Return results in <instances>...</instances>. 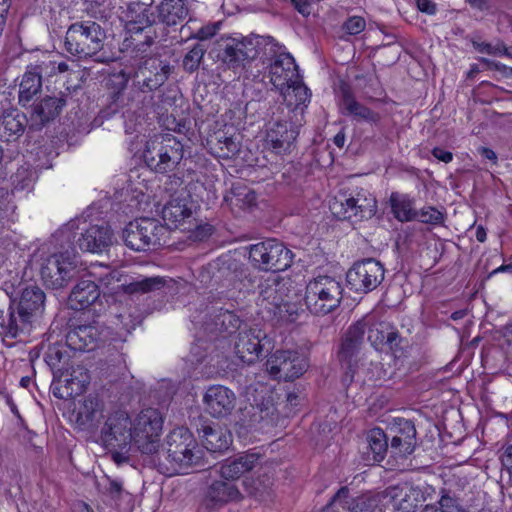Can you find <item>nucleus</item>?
Segmentation results:
<instances>
[{
  "label": "nucleus",
  "instance_id": "nucleus-51",
  "mask_svg": "<svg viewBox=\"0 0 512 512\" xmlns=\"http://www.w3.org/2000/svg\"><path fill=\"white\" fill-rule=\"evenodd\" d=\"M192 232V237L195 240H204L208 236L212 234L213 228L209 224H197L192 223L191 229L189 230Z\"/></svg>",
  "mask_w": 512,
  "mask_h": 512
},
{
  "label": "nucleus",
  "instance_id": "nucleus-63",
  "mask_svg": "<svg viewBox=\"0 0 512 512\" xmlns=\"http://www.w3.org/2000/svg\"><path fill=\"white\" fill-rule=\"evenodd\" d=\"M475 236L479 242L483 243L487 237L486 230L482 226H478L476 228Z\"/></svg>",
  "mask_w": 512,
  "mask_h": 512
},
{
  "label": "nucleus",
  "instance_id": "nucleus-40",
  "mask_svg": "<svg viewBox=\"0 0 512 512\" xmlns=\"http://www.w3.org/2000/svg\"><path fill=\"white\" fill-rule=\"evenodd\" d=\"M367 444L369 460L373 462L382 461L388 449L387 437L383 430L380 428L370 430L367 435Z\"/></svg>",
  "mask_w": 512,
  "mask_h": 512
},
{
  "label": "nucleus",
  "instance_id": "nucleus-33",
  "mask_svg": "<svg viewBox=\"0 0 512 512\" xmlns=\"http://www.w3.org/2000/svg\"><path fill=\"white\" fill-rule=\"evenodd\" d=\"M157 9L159 21L167 26L179 24L188 14L184 0H163Z\"/></svg>",
  "mask_w": 512,
  "mask_h": 512
},
{
  "label": "nucleus",
  "instance_id": "nucleus-41",
  "mask_svg": "<svg viewBox=\"0 0 512 512\" xmlns=\"http://www.w3.org/2000/svg\"><path fill=\"white\" fill-rule=\"evenodd\" d=\"M297 131L288 129L287 123H276L267 133V139L271 142L273 148L282 149L289 147L296 139Z\"/></svg>",
  "mask_w": 512,
  "mask_h": 512
},
{
  "label": "nucleus",
  "instance_id": "nucleus-46",
  "mask_svg": "<svg viewBox=\"0 0 512 512\" xmlns=\"http://www.w3.org/2000/svg\"><path fill=\"white\" fill-rule=\"evenodd\" d=\"M204 56V49L200 45L194 46L184 57L183 67L188 72L198 69Z\"/></svg>",
  "mask_w": 512,
  "mask_h": 512
},
{
  "label": "nucleus",
  "instance_id": "nucleus-36",
  "mask_svg": "<svg viewBox=\"0 0 512 512\" xmlns=\"http://www.w3.org/2000/svg\"><path fill=\"white\" fill-rule=\"evenodd\" d=\"M41 87V75L29 66L19 85V103L26 106L40 92Z\"/></svg>",
  "mask_w": 512,
  "mask_h": 512
},
{
  "label": "nucleus",
  "instance_id": "nucleus-17",
  "mask_svg": "<svg viewBox=\"0 0 512 512\" xmlns=\"http://www.w3.org/2000/svg\"><path fill=\"white\" fill-rule=\"evenodd\" d=\"M257 45V38H230L225 41L218 57L227 68L237 72L245 66L246 62L257 56Z\"/></svg>",
  "mask_w": 512,
  "mask_h": 512
},
{
  "label": "nucleus",
  "instance_id": "nucleus-12",
  "mask_svg": "<svg viewBox=\"0 0 512 512\" xmlns=\"http://www.w3.org/2000/svg\"><path fill=\"white\" fill-rule=\"evenodd\" d=\"M74 250L59 251L48 256L41 266V277L47 287L59 289L68 284L76 268Z\"/></svg>",
  "mask_w": 512,
  "mask_h": 512
},
{
  "label": "nucleus",
  "instance_id": "nucleus-26",
  "mask_svg": "<svg viewBox=\"0 0 512 512\" xmlns=\"http://www.w3.org/2000/svg\"><path fill=\"white\" fill-rule=\"evenodd\" d=\"M28 124L26 115L17 109H11L0 115V141L12 142L19 139Z\"/></svg>",
  "mask_w": 512,
  "mask_h": 512
},
{
  "label": "nucleus",
  "instance_id": "nucleus-56",
  "mask_svg": "<svg viewBox=\"0 0 512 512\" xmlns=\"http://www.w3.org/2000/svg\"><path fill=\"white\" fill-rule=\"evenodd\" d=\"M432 155L438 159L439 161H442L444 163H449L453 159V155L451 152L446 151L442 148L436 147L432 150Z\"/></svg>",
  "mask_w": 512,
  "mask_h": 512
},
{
  "label": "nucleus",
  "instance_id": "nucleus-11",
  "mask_svg": "<svg viewBox=\"0 0 512 512\" xmlns=\"http://www.w3.org/2000/svg\"><path fill=\"white\" fill-rule=\"evenodd\" d=\"M166 235V227L152 218L132 221L122 233L125 244L134 251H145L151 246L161 245Z\"/></svg>",
  "mask_w": 512,
  "mask_h": 512
},
{
  "label": "nucleus",
  "instance_id": "nucleus-59",
  "mask_svg": "<svg viewBox=\"0 0 512 512\" xmlns=\"http://www.w3.org/2000/svg\"><path fill=\"white\" fill-rule=\"evenodd\" d=\"M1 396L5 400L6 404L9 406L11 412L13 414L17 415L18 414V409H17V406L14 403L12 397L8 393H6V392H1Z\"/></svg>",
  "mask_w": 512,
  "mask_h": 512
},
{
  "label": "nucleus",
  "instance_id": "nucleus-43",
  "mask_svg": "<svg viewBox=\"0 0 512 512\" xmlns=\"http://www.w3.org/2000/svg\"><path fill=\"white\" fill-rule=\"evenodd\" d=\"M216 153L221 158H232L239 152V141L225 133L217 136Z\"/></svg>",
  "mask_w": 512,
  "mask_h": 512
},
{
  "label": "nucleus",
  "instance_id": "nucleus-58",
  "mask_svg": "<svg viewBox=\"0 0 512 512\" xmlns=\"http://www.w3.org/2000/svg\"><path fill=\"white\" fill-rule=\"evenodd\" d=\"M466 1L473 8H476V9L481 10V11L487 10L490 7L488 0H466Z\"/></svg>",
  "mask_w": 512,
  "mask_h": 512
},
{
  "label": "nucleus",
  "instance_id": "nucleus-21",
  "mask_svg": "<svg viewBox=\"0 0 512 512\" xmlns=\"http://www.w3.org/2000/svg\"><path fill=\"white\" fill-rule=\"evenodd\" d=\"M265 388L261 386V391L258 389L249 387L246 391L247 400L250 402V407H245L242 411V415L246 418V415H250L248 425L252 426L257 422L261 421H272L275 414V407L270 398H266L264 393Z\"/></svg>",
  "mask_w": 512,
  "mask_h": 512
},
{
  "label": "nucleus",
  "instance_id": "nucleus-2",
  "mask_svg": "<svg viewBox=\"0 0 512 512\" xmlns=\"http://www.w3.org/2000/svg\"><path fill=\"white\" fill-rule=\"evenodd\" d=\"M90 276H93L95 279H81L73 287L68 298V304L71 309L85 310L92 306L96 313H100L104 310L100 300V289L95 282L96 279L110 294H117L120 290L129 294L138 292L145 293L160 287L162 284L159 278L154 277L142 278L129 283H121L119 273L109 271L108 269L98 277L93 273H90Z\"/></svg>",
  "mask_w": 512,
  "mask_h": 512
},
{
  "label": "nucleus",
  "instance_id": "nucleus-37",
  "mask_svg": "<svg viewBox=\"0 0 512 512\" xmlns=\"http://www.w3.org/2000/svg\"><path fill=\"white\" fill-rule=\"evenodd\" d=\"M65 105V101L56 97H45L33 108L32 117L41 124L55 118Z\"/></svg>",
  "mask_w": 512,
  "mask_h": 512
},
{
  "label": "nucleus",
  "instance_id": "nucleus-61",
  "mask_svg": "<svg viewBox=\"0 0 512 512\" xmlns=\"http://www.w3.org/2000/svg\"><path fill=\"white\" fill-rule=\"evenodd\" d=\"M480 153H481V155L483 157H485L488 160H491V161H494V162L497 160L496 153L492 149H490V148L481 147L480 148Z\"/></svg>",
  "mask_w": 512,
  "mask_h": 512
},
{
  "label": "nucleus",
  "instance_id": "nucleus-54",
  "mask_svg": "<svg viewBox=\"0 0 512 512\" xmlns=\"http://www.w3.org/2000/svg\"><path fill=\"white\" fill-rule=\"evenodd\" d=\"M416 5L419 11L428 15L436 13V4L432 0H416Z\"/></svg>",
  "mask_w": 512,
  "mask_h": 512
},
{
  "label": "nucleus",
  "instance_id": "nucleus-18",
  "mask_svg": "<svg viewBox=\"0 0 512 512\" xmlns=\"http://www.w3.org/2000/svg\"><path fill=\"white\" fill-rule=\"evenodd\" d=\"M268 342L266 334L259 329L243 330L237 336L235 353L243 363L251 364L259 358Z\"/></svg>",
  "mask_w": 512,
  "mask_h": 512
},
{
  "label": "nucleus",
  "instance_id": "nucleus-39",
  "mask_svg": "<svg viewBox=\"0 0 512 512\" xmlns=\"http://www.w3.org/2000/svg\"><path fill=\"white\" fill-rule=\"evenodd\" d=\"M207 498L216 504H224L229 501L238 500L240 492L234 484L215 481L208 489Z\"/></svg>",
  "mask_w": 512,
  "mask_h": 512
},
{
  "label": "nucleus",
  "instance_id": "nucleus-30",
  "mask_svg": "<svg viewBox=\"0 0 512 512\" xmlns=\"http://www.w3.org/2000/svg\"><path fill=\"white\" fill-rule=\"evenodd\" d=\"M232 443L230 431L220 425L203 427V445L211 452H221Z\"/></svg>",
  "mask_w": 512,
  "mask_h": 512
},
{
  "label": "nucleus",
  "instance_id": "nucleus-60",
  "mask_svg": "<svg viewBox=\"0 0 512 512\" xmlns=\"http://www.w3.org/2000/svg\"><path fill=\"white\" fill-rule=\"evenodd\" d=\"M503 272H509V273H512V262L509 263V264H503L501 266H499L498 268L494 269L493 271H491L488 275V279L493 277L494 275L498 274V273H503Z\"/></svg>",
  "mask_w": 512,
  "mask_h": 512
},
{
  "label": "nucleus",
  "instance_id": "nucleus-22",
  "mask_svg": "<svg viewBox=\"0 0 512 512\" xmlns=\"http://www.w3.org/2000/svg\"><path fill=\"white\" fill-rule=\"evenodd\" d=\"M203 401L209 414L214 417H223L234 409L236 396L225 386L213 385L207 389Z\"/></svg>",
  "mask_w": 512,
  "mask_h": 512
},
{
  "label": "nucleus",
  "instance_id": "nucleus-25",
  "mask_svg": "<svg viewBox=\"0 0 512 512\" xmlns=\"http://www.w3.org/2000/svg\"><path fill=\"white\" fill-rule=\"evenodd\" d=\"M288 280L278 276L269 277L260 286L261 305L268 309L281 308L288 302Z\"/></svg>",
  "mask_w": 512,
  "mask_h": 512
},
{
  "label": "nucleus",
  "instance_id": "nucleus-55",
  "mask_svg": "<svg viewBox=\"0 0 512 512\" xmlns=\"http://www.w3.org/2000/svg\"><path fill=\"white\" fill-rule=\"evenodd\" d=\"M237 196L238 201H242L244 205L251 207L255 204L256 201V195L253 191H247V192H238L235 194Z\"/></svg>",
  "mask_w": 512,
  "mask_h": 512
},
{
  "label": "nucleus",
  "instance_id": "nucleus-15",
  "mask_svg": "<svg viewBox=\"0 0 512 512\" xmlns=\"http://www.w3.org/2000/svg\"><path fill=\"white\" fill-rule=\"evenodd\" d=\"M307 367V359L296 351L277 350L266 361V371L278 380L298 378Z\"/></svg>",
  "mask_w": 512,
  "mask_h": 512
},
{
  "label": "nucleus",
  "instance_id": "nucleus-19",
  "mask_svg": "<svg viewBox=\"0 0 512 512\" xmlns=\"http://www.w3.org/2000/svg\"><path fill=\"white\" fill-rule=\"evenodd\" d=\"M113 243V233L106 223L82 228L77 244L82 251L100 254Z\"/></svg>",
  "mask_w": 512,
  "mask_h": 512
},
{
  "label": "nucleus",
  "instance_id": "nucleus-6",
  "mask_svg": "<svg viewBox=\"0 0 512 512\" xmlns=\"http://www.w3.org/2000/svg\"><path fill=\"white\" fill-rule=\"evenodd\" d=\"M184 156L183 145L171 134L152 136L145 145L143 157L146 164L159 173L175 170Z\"/></svg>",
  "mask_w": 512,
  "mask_h": 512
},
{
  "label": "nucleus",
  "instance_id": "nucleus-44",
  "mask_svg": "<svg viewBox=\"0 0 512 512\" xmlns=\"http://www.w3.org/2000/svg\"><path fill=\"white\" fill-rule=\"evenodd\" d=\"M68 358L67 343L49 345L45 353V361L52 369H59V365Z\"/></svg>",
  "mask_w": 512,
  "mask_h": 512
},
{
  "label": "nucleus",
  "instance_id": "nucleus-38",
  "mask_svg": "<svg viewBox=\"0 0 512 512\" xmlns=\"http://www.w3.org/2000/svg\"><path fill=\"white\" fill-rule=\"evenodd\" d=\"M134 12L137 13L136 17L131 15L126 22V30L129 33H140L156 21L154 14L142 4L137 3L130 9L131 14Z\"/></svg>",
  "mask_w": 512,
  "mask_h": 512
},
{
  "label": "nucleus",
  "instance_id": "nucleus-3",
  "mask_svg": "<svg viewBox=\"0 0 512 512\" xmlns=\"http://www.w3.org/2000/svg\"><path fill=\"white\" fill-rule=\"evenodd\" d=\"M159 470L166 475L186 473L190 468L201 465L203 449L186 427H176L166 436L160 450H157Z\"/></svg>",
  "mask_w": 512,
  "mask_h": 512
},
{
  "label": "nucleus",
  "instance_id": "nucleus-57",
  "mask_svg": "<svg viewBox=\"0 0 512 512\" xmlns=\"http://www.w3.org/2000/svg\"><path fill=\"white\" fill-rule=\"evenodd\" d=\"M501 462L506 469L512 470V444L504 450L501 455Z\"/></svg>",
  "mask_w": 512,
  "mask_h": 512
},
{
  "label": "nucleus",
  "instance_id": "nucleus-35",
  "mask_svg": "<svg viewBox=\"0 0 512 512\" xmlns=\"http://www.w3.org/2000/svg\"><path fill=\"white\" fill-rule=\"evenodd\" d=\"M342 109L345 114L353 117L357 122L376 123L380 119L378 113L357 102L348 94L343 97Z\"/></svg>",
  "mask_w": 512,
  "mask_h": 512
},
{
  "label": "nucleus",
  "instance_id": "nucleus-45",
  "mask_svg": "<svg viewBox=\"0 0 512 512\" xmlns=\"http://www.w3.org/2000/svg\"><path fill=\"white\" fill-rule=\"evenodd\" d=\"M415 219L422 223L438 225L443 223L444 215L437 208L428 206L418 211Z\"/></svg>",
  "mask_w": 512,
  "mask_h": 512
},
{
  "label": "nucleus",
  "instance_id": "nucleus-62",
  "mask_svg": "<svg viewBox=\"0 0 512 512\" xmlns=\"http://www.w3.org/2000/svg\"><path fill=\"white\" fill-rule=\"evenodd\" d=\"M333 143L339 147V148H342L345 144V134L343 131H340L339 133H337L334 138H333Z\"/></svg>",
  "mask_w": 512,
  "mask_h": 512
},
{
  "label": "nucleus",
  "instance_id": "nucleus-32",
  "mask_svg": "<svg viewBox=\"0 0 512 512\" xmlns=\"http://www.w3.org/2000/svg\"><path fill=\"white\" fill-rule=\"evenodd\" d=\"M104 402L95 395H88L79 404L77 410V421L81 425L93 426L102 417Z\"/></svg>",
  "mask_w": 512,
  "mask_h": 512
},
{
  "label": "nucleus",
  "instance_id": "nucleus-8",
  "mask_svg": "<svg viewBox=\"0 0 512 512\" xmlns=\"http://www.w3.org/2000/svg\"><path fill=\"white\" fill-rule=\"evenodd\" d=\"M105 32L94 21L76 22L69 26L65 35V49L78 58L92 57L104 45Z\"/></svg>",
  "mask_w": 512,
  "mask_h": 512
},
{
  "label": "nucleus",
  "instance_id": "nucleus-7",
  "mask_svg": "<svg viewBox=\"0 0 512 512\" xmlns=\"http://www.w3.org/2000/svg\"><path fill=\"white\" fill-rule=\"evenodd\" d=\"M332 214L340 220H364L372 218L377 211L375 196L366 189L339 192L329 204Z\"/></svg>",
  "mask_w": 512,
  "mask_h": 512
},
{
  "label": "nucleus",
  "instance_id": "nucleus-47",
  "mask_svg": "<svg viewBox=\"0 0 512 512\" xmlns=\"http://www.w3.org/2000/svg\"><path fill=\"white\" fill-rule=\"evenodd\" d=\"M474 49L482 54L503 56L507 54V49L502 44L492 45L491 43L480 41L478 39L471 40Z\"/></svg>",
  "mask_w": 512,
  "mask_h": 512
},
{
  "label": "nucleus",
  "instance_id": "nucleus-52",
  "mask_svg": "<svg viewBox=\"0 0 512 512\" xmlns=\"http://www.w3.org/2000/svg\"><path fill=\"white\" fill-rule=\"evenodd\" d=\"M218 319L221 321V324L225 326L226 330H228L227 324L235 329L240 327V320L229 311L220 313Z\"/></svg>",
  "mask_w": 512,
  "mask_h": 512
},
{
  "label": "nucleus",
  "instance_id": "nucleus-53",
  "mask_svg": "<svg viewBox=\"0 0 512 512\" xmlns=\"http://www.w3.org/2000/svg\"><path fill=\"white\" fill-rule=\"evenodd\" d=\"M217 29H218V25L217 24H212V25L204 26V27H202L201 29L198 30V32L195 34L194 37L199 39V40L209 39V38L213 37L216 34Z\"/></svg>",
  "mask_w": 512,
  "mask_h": 512
},
{
  "label": "nucleus",
  "instance_id": "nucleus-10",
  "mask_svg": "<svg viewBox=\"0 0 512 512\" xmlns=\"http://www.w3.org/2000/svg\"><path fill=\"white\" fill-rule=\"evenodd\" d=\"M249 259L259 270L279 272L291 266L293 253L283 243L268 239L249 247Z\"/></svg>",
  "mask_w": 512,
  "mask_h": 512
},
{
  "label": "nucleus",
  "instance_id": "nucleus-27",
  "mask_svg": "<svg viewBox=\"0 0 512 512\" xmlns=\"http://www.w3.org/2000/svg\"><path fill=\"white\" fill-rule=\"evenodd\" d=\"M100 337L99 330L94 325H80L66 335L67 346L74 351L93 350Z\"/></svg>",
  "mask_w": 512,
  "mask_h": 512
},
{
  "label": "nucleus",
  "instance_id": "nucleus-31",
  "mask_svg": "<svg viewBox=\"0 0 512 512\" xmlns=\"http://www.w3.org/2000/svg\"><path fill=\"white\" fill-rule=\"evenodd\" d=\"M60 381L67 389V396L79 395L90 382L87 370L80 365L72 366L60 375Z\"/></svg>",
  "mask_w": 512,
  "mask_h": 512
},
{
  "label": "nucleus",
  "instance_id": "nucleus-64",
  "mask_svg": "<svg viewBox=\"0 0 512 512\" xmlns=\"http://www.w3.org/2000/svg\"><path fill=\"white\" fill-rule=\"evenodd\" d=\"M11 5V0H0V15L7 16Z\"/></svg>",
  "mask_w": 512,
  "mask_h": 512
},
{
  "label": "nucleus",
  "instance_id": "nucleus-1",
  "mask_svg": "<svg viewBox=\"0 0 512 512\" xmlns=\"http://www.w3.org/2000/svg\"><path fill=\"white\" fill-rule=\"evenodd\" d=\"M162 426L163 419L156 409H144L133 419L125 410H115L106 416L100 437L113 460L121 464L133 452L154 453Z\"/></svg>",
  "mask_w": 512,
  "mask_h": 512
},
{
  "label": "nucleus",
  "instance_id": "nucleus-13",
  "mask_svg": "<svg viewBox=\"0 0 512 512\" xmlns=\"http://www.w3.org/2000/svg\"><path fill=\"white\" fill-rule=\"evenodd\" d=\"M367 333L368 342L377 350H389L396 353L401 347L402 338L397 328L390 322L369 314L358 321Z\"/></svg>",
  "mask_w": 512,
  "mask_h": 512
},
{
  "label": "nucleus",
  "instance_id": "nucleus-23",
  "mask_svg": "<svg viewBox=\"0 0 512 512\" xmlns=\"http://www.w3.org/2000/svg\"><path fill=\"white\" fill-rule=\"evenodd\" d=\"M423 494L418 487L409 484L390 487L383 494L385 504L391 503L397 510L410 512L422 501Z\"/></svg>",
  "mask_w": 512,
  "mask_h": 512
},
{
  "label": "nucleus",
  "instance_id": "nucleus-16",
  "mask_svg": "<svg viewBox=\"0 0 512 512\" xmlns=\"http://www.w3.org/2000/svg\"><path fill=\"white\" fill-rule=\"evenodd\" d=\"M346 279L351 290L357 293H368L383 281L384 268L380 262L367 259L355 263L348 270Z\"/></svg>",
  "mask_w": 512,
  "mask_h": 512
},
{
  "label": "nucleus",
  "instance_id": "nucleus-29",
  "mask_svg": "<svg viewBox=\"0 0 512 512\" xmlns=\"http://www.w3.org/2000/svg\"><path fill=\"white\" fill-rule=\"evenodd\" d=\"M363 340V329L359 322H357L348 329L339 351L341 361L346 362L350 368L351 360L359 353Z\"/></svg>",
  "mask_w": 512,
  "mask_h": 512
},
{
  "label": "nucleus",
  "instance_id": "nucleus-4",
  "mask_svg": "<svg viewBox=\"0 0 512 512\" xmlns=\"http://www.w3.org/2000/svg\"><path fill=\"white\" fill-rule=\"evenodd\" d=\"M269 78L288 105L298 106L310 101L309 89L302 82L295 60L289 53H281L272 60Z\"/></svg>",
  "mask_w": 512,
  "mask_h": 512
},
{
  "label": "nucleus",
  "instance_id": "nucleus-14",
  "mask_svg": "<svg viewBox=\"0 0 512 512\" xmlns=\"http://www.w3.org/2000/svg\"><path fill=\"white\" fill-rule=\"evenodd\" d=\"M196 204L186 191L173 196L162 209L166 229L190 230L195 221Z\"/></svg>",
  "mask_w": 512,
  "mask_h": 512
},
{
  "label": "nucleus",
  "instance_id": "nucleus-48",
  "mask_svg": "<svg viewBox=\"0 0 512 512\" xmlns=\"http://www.w3.org/2000/svg\"><path fill=\"white\" fill-rule=\"evenodd\" d=\"M366 27V21L360 16L349 17L342 25V30L348 35H357Z\"/></svg>",
  "mask_w": 512,
  "mask_h": 512
},
{
  "label": "nucleus",
  "instance_id": "nucleus-49",
  "mask_svg": "<svg viewBox=\"0 0 512 512\" xmlns=\"http://www.w3.org/2000/svg\"><path fill=\"white\" fill-rule=\"evenodd\" d=\"M30 68L33 71H38L41 77L56 75V61L51 59L50 56H46L43 60L31 65Z\"/></svg>",
  "mask_w": 512,
  "mask_h": 512
},
{
  "label": "nucleus",
  "instance_id": "nucleus-34",
  "mask_svg": "<svg viewBox=\"0 0 512 512\" xmlns=\"http://www.w3.org/2000/svg\"><path fill=\"white\" fill-rule=\"evenodd\" d=\"M416 429L409 420H402L399 423V431L392 437L391 448L398 449L403 455L411 454L415 446Z\"/></svg>",
  "mask_w": 512,
  "mask_h": 512
},
{
  "label": "nucleus",
  "instance_id": "nucleus-9",
  "mask_svg": "<svg viewBox=\"0 0 512 512\" xmlns=\"http://www.w3.org/2000/svg\"><path fill=\"white\" fill-rule=\"evenodd\" d=\"M342 286L329 276H319L306 286L305 304L316 315H325L336 309L341 303Z\"/></svg>",
  "mask_w": 512,
  "mask_h": 512
},
{
  "label": "nucleus",
  "instance_id": "nucleus-20",
  "mask_svg": "<svg viewBox=\"0 0 512 512\" xmlns=\"http://www.w3.org/2000/svg\"><path fill=\"white\" fill-rule=\"evenodd\" d=\"M384 503L383 494L362 495L349 499V490L342 487L333 496L330 505L333 507H342L350 512H382L380 504Z\"/></svg>",
  "mask_w": 512,
  "mask_h": 512
},
{
  "label": "nucleus",
  "instance_id": "nucleus-28",
  "mask_svg": "<svg viewBox=\"0 0 512 512\" xmlns=\"http://www.w3.org/2000/svg\"><path fill=\"white\" fill-rule=\"evenodd\" d=\"M259 457L254 454H243L234 459L226 460L220 467V474L225 479H237L244 473L255 468Z\"/></svg>",
  "mask_w": 512,
  "mask_h": 512
},
{
  "label": "nucleus",
  "instance_id": "nucleus-5",
  "mask_svg": "<svg viewBox=\"0 0 512 512\" xmlns=\"http://www.w3.org/2000/svg\"><path fill=\"white\" fill-rule=\"evenodd\" d=\"M45 305V293L35 285L24 288L16 310L11 308L8 320L1 322L4 333L11 337L18 336L42 315Z\"/></svg>",
  "mask_w": 512,
  "mask_h": 512
},
{
  "label": "nucleus",
  "instance_id": "nucleus-42",
  "mask_svg": "<svg viewBox=\"0 0 512 512\" xmlns=\"http://www.w3.org/2000/svg\"><path fill=\"white\" fill-rule=\"evenodd\" d=\"M390 204L395 218L399 221H411L416 218L417 211L413 209L412 201L406 195L392 193Z\"/></svg>",
  "mask_w": 512,
  "mask_h": 512
},
{
  "label": "nucleus",
  "instance_id": "nucleus-24",
  "mask_svg": "<svg viewBox=\"0 0 512 512\" xmlns=\"http://www.w3.org/2000/svg\"><path fill=\"white\" fill-rule=\"evenodd\" d=\"M171 72L168 64H163L157 59H150L140 67L136 73V77H143L142 81L138 80V85L142 91H153L159 88L167 80Z\"/></svg>",
  "mask_w": 512,
  "mask_h": 512
},
{
  "label": "nucleus",
  "instance_id": "nucleus-50",
  "mask_svg": "<svg viewBox=\"0 0 512 512\" xmlns=\"http://www.w3.org/2000/svg\"><path fill=\"white\" fill-rule=\"evenodd\" d=\"M440 504V512H466L463 509L458 501L447 494H443L439 501Z\"/></svg>",
  "mask_w": 512,
  "mask_h": 512
}]
</instances>
